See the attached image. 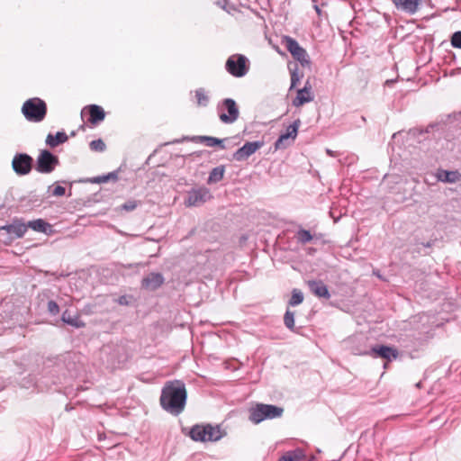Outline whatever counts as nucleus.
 <instances>
[{
	"label": "nucleus",
	"mask_w": 461,
	"mask_h": 461,
	"mask_svg": "<svg viewBox=\"0 0 461 461\" xmlns=\"http://www.w3.org/2000/svg\"><path fill=\"white\" fill-rule=\"evenodd\" d=\"M65 192H66V190H65V188H64L63 186H61V185H57V186L53 189V191H52V194H53L54 196H62V195H64V194H65Z\"/></svg>",
	"instance_id": "38"
},
{
	"label": "nucleus",
	"mask_w": 461,
	"mask_h": 461,
	"mask_svg": "<svg viewBox=\"0 0 461 461\" xmlns=\"http://www.w3.org/2000/svg\"><path fill=\"white\" fill-rule=\"evenodd\" d=\"M194 141L204 143L208 147L219 146L221 149H225L223 142L225 140L218 139L211 136H194L192 138Z\"/></svg>",
	"instance_id": "20"
},
{
	"label": "nucleus",
	"mask_w": 461,
	"mask_h": 461,
	"mask_svg": "<svg viewBox=\"0 0 461 461\" xmlns=\"http://www.w3.org/2000/svg\"><path fill=\"white\" fill-rule=\"evenodd\" d=\"M68 140V135L63 131H59L55 136L48 134L46 138V144L50 148H55L59 144H62Z\"/></svg>",
	"instance_id": "21"
},
{
	"label": "nucleus",
	"mask_w": 461,
	"mask_h": 461,
	"mask_svg": "<svg viewBox=\"0 0 461 461\" xmlns=\"http://www.w3.org/2000/svg\"><path fill=\"white\" fill-rule=\"evenodd\" d=\"M249 420L255 423H259V403L254 404L250 409Z\"/></svg>",
	"instance_id": "33"
},
{
	"label": "nucleus",
	"mask_w": 461,
	"mask_h": 461,
	"mask_svg": "<svg viewBox=\"0 0 461 461\" xmlns=\"http://www.w3.org/2000/svg\"><path fill=\"white\" fill-rule=\"evenodd\" d=\"M117 303L120 305H129L130 304V297L127 295H122L118 298Z\"/></svg>",
	"instance_id": "39"
},
{
	"label": "nucleus",
	"mask_w": 461,
	"mask_h": 461,
	"mask_svg": "<svg viewBox=\"0 0 461 461\" xmlns=\"http://www.w3.org/2000/svg\"><path fill=\"white\" fill-rule=\"evenodd\" d=\"M425 247H430L431 246V243L430 242H427L426 244H424Z\"/></svg>",
	"instance_id": "46"
},
{
	"label": "nucleus",
	"mask_w": 461,
	"mask_h": 461,
	"mask_svg": "<svg viewBox=\"0 0 461 461\" xmlns=\"http://www.w3.org/2000/svg\"><path fill=\"white\" fill-rule=\"evenodd\" d=\"M370 355L374 357H382L388 361L396 359L398 357V350L393 347L385 345H377L371 348Z\"/></svg>",
	"instance_id": "11"
},
{
	"label": "nucleus",
	"mask_w": 461,
	"mask_h": 461,
	"mask_svg": "<svg viewBox=\"0 0 461 461\" xmlns=\"http://www.w3.org/2000/svg\"><path fill=\"white\" fill-rule=\"evenodd\" d=\"M1 230H5L9 235L14 238H22L27 231V225L21 220L15 219L11 224L1 227Z\"/></svg>",
	"instance_id": "13"
},
{
	"label": "nucleus",
	"mask_w": 461,
	"mask_h": 461,
	"mask_svg": "<svg viewBox=\"0 0 461 461\" xmlns=\"http://www.w3.org/2000/svg\"><path fill=\"white\" fill-rule=\"evenodd\" d=\"M165 278L160 273H150L141 281L142 288L149 291H155L164 284Z\"/></svg>",
	"instance_id": "12"
},
{
	"label": "nucleus",
	"mask_w": 461,
	"mask_h": 461,
	"mask_svg": "<svg viewBox=\"0 0 461 461\" xmlns=\"http://www.w3.org/2000/svg\"><path fill=\"white\" fill-rule=\"evenodd\" d=\"M59 164V158L48 149H42L36 159L35 170L41 174H50Z\"/></svg>",
	"instance_id": "6"
},
{
	"label": "nucleus",
	"mask_w": 461,
	"mask_h": 461,
	"mask_svg": "<svg viewBox=\"0 0 461 461\" xmlns=\"http://www.w3.org/2000/svg\"><path fill=\"white\" fill-rule=\"evenodd\" d=\"M219 119L225 124H231L235 122L239 116L240 111L235 100L231 98H225L217 106Z\"/></svg>",
	"instance_id": "4"
},
{
	"label": "nucleus",
	"mask_w": 461,
	"mask_h": 461,
	"mask_svg": "<svg viewBox=\"0 0 461 461\" xmlns=\"http://www.w3.org/2000/svg\"><path fill=\"white\" fill-rule=\"evenodd\" d=\"M300 124V120H296L286 128L285 132L282 133L276 140L275 143L276 149H285L293 143L297 136Z\"/></svg>",
	"instance_id": "10"
},
{
	"label": "nucleus",
	"mask_w": 461,
	"mask_h": 461,
	"mask_svg": "<svg viewBox=\"0 0 461 461\" xmlns=\"http://www.w3.org/2000/svg\"><path fill=\"white\" fill-rule=\"evenodd\" d=\"M225 68L231 76L242 77L249 69V60L244 55L233 54L228 58Z\"/></svg>",
	"instance_id": "5"
},
{
	"label": "nucleus",
	"mask_w": 461,
	"mask_h": 461,
	"mask_svg": "<svg viewBox=\"0 0 461 461\" xmlns=\"http://www.w3.org/2000/svg\"><path fill=\"white\" fill-rule=\"evenodd\" d=\"M451 45L454 48L461 49V31H457L452 34Z\"/></svg>",
	"instance_id": "34"
},
{
	"label": "nucleus",
	"mask_w": 461,
	"mask_h": 461,
	"mask_svg": "<svg viewBox=\"0 0 461 461\" xmlns=\"http://www.w3.org/2000/svg\"><path fill=\"white\" fill-rule=\"evenodd\" d=\"M395 8L409 14L418 12L420 0H392Z\"/></svg>",
	"instance_id": "15"
},
{
	"label": "nucleus",
	"mask_w": 461,
	"mask_h": 461,
	"mask_svg": "<svg viewBox=\"0 0 461 461\" xmlns=\"http://www.w3.org/2000/svg\"><path fill=\"white\" fill-rule=\"evenodd\" d=\"M284 43L286 50L291 53L293 58L297 60L303 67H310L311 61L307 51L299 45L297 41L292 37L285 36Z\"/></svg>",
	"instance_id": "7"
},
{
	"label": "nucleus",
	"mask_w": 461,
	"mask_h": 461,
	"mask_svg": "<svg viewBox=\"0 0 461 461\" xmlns=\"http://www.w3.org/2000/svg\"><path fill=\"white\" fill-rule=\"evenodd\" d=\"M22 113L27 121L40 122L46 116L47 104L39 97L30 98L23 103Z\"/></svg>",
	"instance_id": "2"
},
{
	"label": "nucleus",
	"mask_w": 461,
	"mask_h": 461,
	"mask_svg": "<svg viewBox=\"0 0 461 461\" xmlns=\"http://www.w3.org/2000/svg\"><path fill=\"white\" fill-rule=\"evenodd\" d=\"M327 153H328L330 156H333V152H332L330 149H327Z\"/></svg>",
	"instance_id": "45"
},
{
	"label": "nucleus",
	"mask_w": 461,
	"mask_h": 461,
	"mask_svg": "<svg viewBox=\"0 0 461 461\" xmlns=\"http://www.w3.org/2000/svg\"><path fill=\"white\" fill-rule=\"evenodd\" d=\"M195 97L198 106H207L209 104V96L206 95L203 88H198L195 91Z\"/></svg>",
	"instance_id": "28"
},
{
	"label": "nucleus",
	"mask_w": 461,
	"mask_h": 461,
	"mask_svg": "<svg viewBox=\"0 0 461 461\" xmlns=\"http://www.w3.org/2000/svg\"><path fill=\"white\" fill-rule=\"evenodd\" d=\"M107 176H109V180L116 181L118 179V174L116 171L110 172Z\"/></svg>",
	"instance_id": "41"
},
{
	"label": "nucleus",
	"mask_w": 461,
	"mask_h": 461,
	"mask_svg": "<svg viewBox=\"0 0 461 461\" xmlns=\"http://www.w3.org/2000/svg\"><path fill=\"white\" fill-rule=\"evenodd\" d=\"M283 413L284 409L282 407L261 403V421L264 420L280 418Z\"/></svg>",
	"instance_id": "17"
},
{
	"label": "nucleus",
	"mask_w": 461,
	"mask_h": 461,
	"mask_svg": "<svg viewBox=\"0 0 461 461\" xmlns=\"http://www.w3.org/2000/svg\"><path fill=\"white\" fill-rule=\"evenodd\" d=\"M303 298L304 297H303V292L301 290H299V289L294 288L292 291V295H291V298H290V300L288 302V304L290 306H293V307L296 306V305H299V304H301L303 303Z\"/></svg>",
	"instance_id": "27"
},
{
	"label": "nucleus",
	"mask_w": 461,
	"mask_h": 461,
	"mask_svg": "<svg viewBox=\"0 0 461 461\" xmlns=\"http://www.w3.org/2000/svg\"><path fill=\"white\" fill-rule=\"evenodd\" d=\"M258 3V0H245V3H243L242 5L246 7H248L249 9H251L252 11H254V9L251 7V4H257Z\"/></svg>",
	"instance_id": "40"
},
{
	"label": "nucleus",
	"mask_w": 461,
	"mask_h": 461,
	"mask_svg": "<svg viewBox=\"0 0 461 461\" xmlns=\"http://www.w3.org/2000/svg\"><path fill=\"white\" fill-rule=\"evenodd\" d=\"M302 90L309 91V93H312V86L309 82V80L306 81L304 86L302 88Z\"/></svg>",
	"instance_id": "43"
},
{
	"label": "nucleus",
	"mask_w": 461,
	"mask_h": 461,
	"mask_svg": "<svg viewBox=\"0 0 461 461\" xmlns=\"http://www.w3.org/2000/svg\"><path fill=\"white\" fill-rule=\"evenodd\" d=\"M187 392L180 380L168 382L163 387L159 399L160 405L167 412L177 416L185 410Z\"/></svg>",
	"instance_id": "1"
},
{
	"label": "nucleus",
	"mask_w": 461,
	"mask_h": 461,
	"mask_svg": "<svg viewBox=\"0 0 461 461\" xmlns=\"http://www.w3.org/2000/svg\"><path fill=\"white\" fill-rule=\"evenodd\" d=\"M296 240L302 244H306L312 240V235L307 230L301 229L296 232Z\"/></svg>",
	"instance_id": "29"
},
{
	"label": "nucleus",
	"mask_w": 461,
	"mask_h": 461,
	"mask_svg": "<svg viewBox=\"0 0 461 461\" xmlns=\"http://www.w3.org/2000/svg\"><path fill=\"white\" fill-rule=\"evenodd\" d=\"M48 311L51 315H57L59 312V306L55 301L48 302Z\"/></svg>",
	"instance_id": "36"
},
{
	"label": "nucleus",
	"mask_w": 461,
	"mask_h": 461,
	"mask_svg": "<svg viewBox=\"0 0 461 461\" xmlns=\"http://www.w3.org/2000/svg\"><path fill=\"white\" fill-rule=\"evenodd\" d=\"M137 206H138V202L135 200H131V201H127L126 203H124L121 207L124 211L131 212V211L135 210L137 208Z\"/></svg>",
	"instance_id": "37"
},
{
	"label": "nucleus",
	"mask_w": 461,
	"mask_h": 461,
	"mask_svg": "<svg viewBox=\"0 0 461 461\" xmlns=\"http://www.w3.org/2000/svg\"><path fill=\"white\" fill-rule=\"evenodd\" d=\"M87 109L89 112L88 122L91 124L95 125L104 120L105 113L101 106L96 104H91L87 107Z\"/></svg>",
	"instance_id": "18"
},
{
	"label": "nucleus",
	"mask_w": 461,
	"mask_h": 461,
	"mask_svg": "<svg viewBox=\"0 0 461 461\" xmlns=\"http://www.w3.org/2000/svg\"><path fill=\"white\" fill-rule=\"evenodd\" d=\"M310 291L319 298L330 299V294L327 285L321 280H310L307 282Z\"/></svg>",
	"instance_id": "16"
},
{
	"label": "nucleus",
	"mask_w": 461,
	"mask_h": 461,
	"mask_svg": "<svg viewBox=\"0 0 461 461\" xmlns=\"http://www.w3.org/2000/svg\"><path fill=\"white\" fill-rule=\"evenodd\" d=\"M89 147L92 151L96 152H103L106 149L105 143L101 139L92 140L89 143Z\"/></svg>",
	"instance_id": "32"
},
{
	"label": "nucleus",
	"mask_w": 461,
	"mask_h": 461,
	"mask_svg": "<svg viewBox=\"0 0 461 461\" xmlns=\"http://www.w3.org/2000/svg\"><path fill=\"white\" fill-rule=\"evenodd\" d=\"M27 229L31 228L35 231L47 233L50 230L51 226L42 219H37L28 221Z\"/></svg>",
	"instance_id": "23"
},
{
	"label": "nucleus",
	"mask_w": 461,
	"mask_h": 461,
	"mask_svg": "<svg viewBox=\"0 0 461 461\" xmlns=\"http://www.w3.org/2000/svg\"><path fill=\"white\" fill-rule=\"evenodd\" d=\"M258 148L259 141L247 142L233 154V158L237 161L245 160L255 153Z\"/></svg>",
	"instance_id": "14"
},
{
	"label": "nucleus",
	"mask_w": 461,
	"mask_h": 461,
	"mask_svg": "<svg viewBox=\"0 0 461 461\" xmlns=\"http://www.w3.org/2000/svg\"><path fill=\"white\" fill-rule=\"evenodd\" d=\"M61 321L74 328H84L86 323L80 319L78 314L72 315L68 310L62 313Z\"/></svg>",
	"instance_id": "19"
},
{
	"label": "nucleus",
	"mask_w": 461,
	"mask_h": 461,
	"mask_svg": "<svg viewBox=\"0 0 461 461\" xmlns=\"http://www.w3.org/2000/svg\"><path fill=\"white\" fill-rule=\"evenodd\" d=\"M284 322L287 329L294 330V312L287 310L284 316Z\"/></svg>",
	"instance_id": "30"
},
{
	"label": "nucleus",
	"mask_w": 461,
	"mask_h": 461,
	"mask_svg": "<svg viewBox=\"0 0 461 461\" xmlns=\"http://www.w3.org/2000/svg\"><path fill=\"white\" fill-rule=\"evenodd\" d=\"M438 179L446 183H456L461 179V174L458 171L443 170L439 173Z\"/></svg>",
	"instance_id": "24"
},
{
	"label": "nucleus",
	"mask_w": 461,
	"mask_h": 461,
	"mask_svg": "<svg viewBox=\"0 0 461 461\" xmlns=\"http://www.w3.org/2000/svg\"><path fill=\"white\" fill-rule=\"evenodd\" d=\"M312 93H309V91L306 90L299 89L297 90L296 97L293 100V105L299 107L304 104L305 103L312 101Z\"/></svg>",
	"instance_id": "22"
},
{
	"label": "nucleus",
	"mask_w": 461,
	"mask_h": 461,
	"mask_svg": "<svg viewBox=\"0 0 461 461\" xmlns=\"http://www.w3.org/2000/svg\"><path fill=\"white\" fill-rule=\"evenodd\" d=\"M190 438L194 441H218L222 438V432L219 426L194 425L189 432Z\"/></svg>",
	"instance_id": "3"
},
{
	"label": "nucleus",
	"mask_w": 461,
	"mask_h": 461,
	"mask_svg": "<svg viewBox=\"0 0 461 461\" xmlns=\"http://www.w3.org/2000/svg\"><path fill=\"white\" fill-rule=\"evenodd\" d=\"M290 73H291V86L290 90L296 87L297 84L300 82L301 78L303 77V73L299 72L297 64H294V68H292V65H288Z\"/></svg>",
	"instance_id": "26"
},
{
	"label": "nucleus",
	"mask_w": 461,
	"mask_h": 461,
	"mask_svg": "<svg viewBox=\"0 0 461 461\" xmlns=\"http://www.w3.org/2000/svg\"><path fill=\"white\" fill-rule=\"evenodd\" d=\"M33 158L26 153H17L12 161V167L18 176L28 175L32 168Z\"/></svg>",
	"instance_id": "8"
},
{
	"label": "nucleus",
	"mask_w": 461,
	"mask_h": 461,
	"mask_svg": "<svg viewBox=\"0 0 461 461\" xmlns=\"http://www.w3.org/2000/svg\"><path fill=\"white\" fill-rule=\"evenodd\" d=\"M278 461H293L290 456L285 452L282 456L279 457Z\"/></svg>",
	"instance_id": "42"
},
{
	"label": "nucleus",
	"mask_w": 461,
	"mask_h": 461,
	"mask_svg": "<svg viewBox=\"0 0 461 461\" xmlns=\"http://www.w3.org/2000/svg\"><path fill=\"white\" fill-rule=\"evenodd\" d=\"M141 266H143L141 263H136V264H134V265H131H131H129V266H128V267H129V268H131V267H141Z\"/></svg>",
	"instance_id": "44"
},
{
	"label": "nucleus",
	"mask_w": 461,
	"mask_h": 461,
	"mask_svg": "<svg viewBox=\"0 0 461 461\" xmlns=\"http://www.w3.org/2000/svg\"><path fill=\"white\" fill-rule=\"evenodd\" d=\"M108 181H110L109 176L107 175H104V176L88 178V179L85 180L84 182H88V183H92V184H102V183H106Z\"/></svg>",
	"instance_id": "35"
},
{
	"label": "nucleus",
	"mask_w": 461,
	"mask_h": 461,
	"mask_svg": "<svg viewBox=\"0 0 461 461\" xmlns=\"http://www.w3.org/2000/svg\"><path fill=\"white\" fill-rule=\"evenodd\" d=\"M224 172H225V170H224V167L223 166H220V167H214L210 172L209 177L207 179V183L209 185H211V184H214V183L220 182L223 178Z\"/></svg>",
	"instance_id": "25"
},
{
	"label": "nucleus",
	"mask_w": 461,
	"mask_h": 461,
	"mask_svg": "<svg viewBox=\"0 0 461 461\" xmlns=\"http://www.w3.org/2000/svg\"><path fill=\"white\" fill-rule=\"evenodd\" d=\"M293 461H303L306 458L304 451L301 448L289 450L286 452Z\"/></svg>",
	"instance_id": "31"
},
{
	"label": "nucleus",
	"mask_w": 461,
	"mask_h": 461,
	"mask_svg": "<svg viewBox=\"0 0 461 461\" xmlns=\"http://www.w3.org/2000/svg\"><path fill=\"white\" fill-rule=\"evenodd\" d=\"M212 198L210 190L206 187L193 188L187 192L185 201L187 206H200Z\"/></svg>",
	"instance_id": "9"
}]
</instances>
